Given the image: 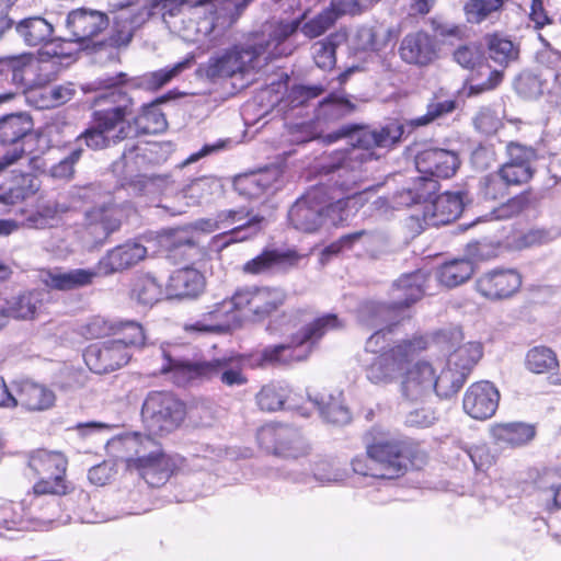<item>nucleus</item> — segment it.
<instances>
[{"label": "nucleus", "mask_w": 561, "mask_h": 561, "mask_svg": "<svg viewBox=\"0 0 561 561\" xmlns=\"http://www.w3.org/2000/svg\"><path fill=\"white\" fill-rule=\"evenodd\" d=\"M325 87L321 83H295L287 89L284 102L286 103V106H288L291 110L307 106L310 101L322 95L325 92Z\"/></svg>", "instance_id": "56"}, {"label": "nucleus", "mask_w": 561, "mask_h": 561, "mask_svg": "<svg viewBox=\"0 0 561 561\" xmlns=\"http://www.w3.org/2000/svg\"><path fill=\"white\" fill-rule=\"evenodd\" d=\"M87 232L94 238V244L102 245L107 238L121 228V219L115 210L105 205L92 207L84 214Z\"/></svg>", "instance_id": "32"}, {"label": "nucleus", "mask_w": 561, "mask_h": 561, "mask_svg": "<svg viewBox=\"0 0 561 561\" xmlns=\"http://www.w3.org/2000/svg\"><path fill=\"white\" fill-rule=\"evenodd\" d=\"M84 152L85 149L83 148H71L68 156L51 168V175L58 179H71L75 174V164Z\"/></svg>", "instance_id": "63"}, {"label": "nucleus", "mask_w": 561, "mask_h": 561, "mask_svg": "<svg viewBox=\"0 0 561 561\" xmlns=\"http://www.w3.org/2000/svg\"><path fill=\"white\" fill-rule=\"evenodd\" d=\"M181 95L182 93L171 90L154 101L144 104L140 114H135L134 105H131L130 114L126 115V122L130 126V138L164 131L168 127V122L159 105ZM133 104L135 103L133 102Z\"/></svg>", "instance_id": "17"}, {"label": "nucleus", "mask_w": 561, "mask_h": 561, "mask_svg": "<svg viewBox=\"0 0 561 561\" xmlns=\"http://www.w3.org/2000/svg\"><path fill=\"white\" fill-rule=\"evenodd\" d=\"M482 42L488 57L503 68L519 59V44L503 33H486L483 35Z\"/></svg>", "instance_id": "36"}, {"label": "nucleus", "mask_w": 561, "mask_h": 561, "mask_svg": "<svg viewBox=\"0 0 561 561\" xmlns=\"http://www.w3.org/2000/svg\"><path fill=\"white\" fill-rule=\"evenodd\" d=\"M13 390L14 408L21 407L30 412H39L55 404L54 391L42 383L25 379L14 382Z\"/></svg>", "instance_id": "29"}, {"label": "nucleus", "mask_w": 561, "mask_h": 561, "mask_svg": "<svg viewBox=\"0 0 561 561\" xmlns=\"http://www.w3.org/2000/svg\"><path fill=\"white\" fill-rule=\"evenodd\" d=\"M512 185L514 182L506 180L504 173L497 170L483 178L481 194L484 199L500 201L508 196V188Z\"/></svg>", "instance_id": "59"}, {"label": "nucleus", "mask_w": 561, "mask_h": 561, "mask_svg": "<svg viewBox=\"0 0 561 561\" xmlns=\"http://www.w3.org/2000/svg\"><path fill=\"white\" fill-rule=\"evenodd\" d=\"M110 331L114 335L111 339L114 343L123 345V350L130 347H142L146 343V335L142 325L134 320H118L110 324Z\"/></svg>", "instance_id": "53"}, {"label": "nucleus", "mask_w": 561, "mask_h": 561, "mask_svg": "<svg viewBox=\"0 0 561 561\" xmlns=\"http://www.w3.org/2000/svg\"><path fill=\"white\" fill-rule=\"evenodd\" d=\"M366 454L382 472L381 479H394L403 476L424 454L419 444L410 439L375 437L366 443Z\"/></svg>", "instance_id": "8"}, {"label": "nucleus", "mask_w": 561, "mask_h": 561, "mask_svg": "<svg viewBox=\"0 0 561 561\" xmlns=\"http://www.w3.org/2000/svg\"><path fill=\"white\" fill-rule=\"evenodd\" d=\"M506 152L508 159L499 170L514 185L528 183L536 172L533 163L537 160V151L533 147L511 141L506 146Z\"/></svg>", "instance_id": "23"}, {"label": "nucleus", "mask_w": 561, "mask_h": 561, "mask_svg": "<svg viewBox=\"0 0 561 561\" xmlns=\"http://www.w3.org/2000/svg\"><path fill=\"white\" fill-rule=\"evenodd\" d=\"M415 167L421 174H426L434 179H448L460 167V159L454 150L430 147L417 152L415 156Z\"/></svg>", "instance_id": "24"}, {"label": "nucleus", "mask_w": 561, "mask_h": 561, "mask_svg": "<svg viewBox=\"0 0 561 561\" xmlns=\"http://www.w3.org/2000/svg\"><path fill=\"white\" fill-rule=\"evenodd\" d=\"M458 107L456 99H440L433 96L426 105V113L422 116L408 119L404 123L399 119H390L379 127L360 125L355 123L344 124L339 128L327 133L317 134L306 139H321L323 144L330 145L342 138L348 139L352 147L351 159H360L362 161L377 160L380 154L379 149H390L401 141L407 128L408 134L415 128L427 126L447 115L454 113Z\"/></svg>", "instance_id": "2"}, {"label": "nucleus", "mask_w": 561, "mask_h": 561, "mask_svg": "<svg viewBox=\"0 0 561 561\" xmlns=\"http://www.w3.org/2000/svg\"><path fill=\"white\" fill-rule=\"evenodd\" d=\"M54 24L44 15H30L15 23V33L26 46H46L54 34Z\"/></svg>", "instance_id": "35"}, {"label": "nucleus", "mask_w": 561, "mask_h": 561, "mask_svg": "<svg viewBox=\"0 0 561 561\" xmlns=\"http://www.w3.org/2000/svg\"><path fill=\"white\" fill-rule=\"evenodd\" d=\"M99 276L94 268H72L65 271L62 267L43 270L42 282L50 289L69 291L92 285Z\"/></svg>", "instance_id": "30"}, {"label": "nucleus", "mask_w": 561, "mask_h": 561, "mask_svg": "<svg viewBox=\"0 0 561 561\" xmlns=\"http://www.w3.org/2000/svg\"><path fill=\"white\" fill-rule=\"evenodd\" d=\"M290 389L280 383L271 382L262 387L256 394V403L262 411L275 412L282 409H294L288 403Z\"/></svg>", "instance_id": "54"}, {"label": "nucleus", "mask_w": 561, "mask_h": 561, "mask_svg": "<svg viewBox=\"0 0 561 561\" xmlns=\"http://www.w3.org/2000/svg\"><path fill=\"white\" fill-rule=\"evenodd\" d=\"M504 80V70L492 68L485 61L479 67L472 69L463 82V91L468 98L495 90Z\"/></svg>", "instance_id": "37"}, {"label": "nucleus", "mask_w": 561, "mask_h": 561, "mask_svg": "<svg viewBox=\"0 0 561 561\" xmlns=\"http://www.w3.org/2000/svg\"><path fill=\"white\" fill-rule=\"evenodd\" d=\"M357 321L369 329H386L388 333L400 323L401 316L389 302L367 300L356 311Z\"/></svg>", "instance_id": "31"}, {"label": "nucleus", "mask_w": 561, "mask_h": 561, "mask_svg": "<svg viewBox=\"0 0 561 561\" xmlns=\"http://www.w3.org/2000/svg\"><path fill=\"white\" fill-rule=\"evenodd\" d=\"M430 274L423 270L403 274L391 288L390 302L401 316L402 311L419 301L426 291Z\"/></svg>", "instance_id": "28"}, {"label": "nucleus", "mask_w": 561, "mask_h": 561, "mask_svg": "<svg viewBox=\"0 0 561 561\" xmlns=\"http://www.w3.org/2000/svg\"><path fill=\"white\" fill-rule=\"evenodd\" d=\"M256 440L267 454L286 459H297L310 451L300 430L289 424H266L257 430Z\"/></svg>", "instance_id": "11"}, {"label": "nucleus", "mask_w": 561, "mask_h": 561, "mask_svg": "<svg viewBox=\"0 0 561 561\" xmlns=\"http://www.w3.org/2000/svg\"><path fill=\"white\" fill-rule=\"evenodd\" d=\"M147 255V249L137 242H126L108 251L98 261L99 276H111L131 268Z\"/></svg>", "instance_id": "26"}, {"label": "nucleus", "mask_w": 561, "mask_h": 561, "mask_svg": "<svg viewBox=\"0 0 561 561\" xmlns=\"http://www.w3.org/2000/svg\"><path fill=\"white\" fill-rule=\"evenodd\" d=\"M409 187L412 192L413 198L417 204H424L425 206L434 199L440 187L437 179L423 174L415 178Z\"/></svg>", "instance_id": "60"}, {"label": "nucleus", "mask_w": 561, "mask_h": 561, "mask_svg": "<svg viewBox=\"0 0 561 561\" xmlns=\"http://www.w3.org/2000/svg\"><path fill=\"white\" fill-rule=\"evenodd\" d=\"M472 199L467 191L444 192L424 206L422 221L425 226L438 227L458 219Z\"/></svg>", "instance_id": "16"}, {"label": "nucleus", "mask_w": 561, "mask_h": 561, "mask_svg": "<svg viewBox=\"0 0 561 561\" xmlns=\"http://www.w3.org/2000/svg\"><path fill=\"white\" fill-rule=\"evenodd\" d=\"M126 459L128 470H136L138 474L151 486H160L167 482L171 474L170 461L161 448L140 454Z\"/></svg>", "instance_id": "25"}, {"label": "nucleus", "mask_w": 561, "mask_h": 561, "mask_svg": "<svg viewBox=\"0 0 561 561\" xmlns=\"http://www.w3.org/2000/svg\"><path fill=\"white\" fill-rule=\"evenodd\" d=\"M548 81L542 73L534 69H524L513 80V89L523 100L534 101L541 98Z\"/></svg>", "instance_id": "51"}, {"label": "nucleus", "mask_w": 561, "mask_h": 561, "mask_svg": "<svg viewBox=\"0 0 561 561\" xmlns=\"http://www.w3.org/2000/svg\"><path fill=\"white\" fill-rule=\"evenodd\" d=\"M131 357L123 345L112 340L90 344L83 352V359L89 369L103 375L112 373L126 365Z\"/></svg>", "instance_id": "19"}, {"label": "nucleus", "mask_w": 561, "mask_h": 561, "mask_svg": "<svg viewBox=\"0 0 561 561\" xmlns=\"http://www.w3.org/2000/svg\"><path fill=\"white\" fill-rule=\"evenodd\" d=\"M481 357L482 352L479 348H474L473 354L463 363L457 360L451 364L448 363V367L443 369L438 376L435 375L433 369L432 391L440 399H450L456 396Z\"/></svg>", "instance_id": "20"}, {"label": "nucleus", "mask_w": 561, "mask_h": 561, "mask_svg": "<svg viewBox=\"0 0 561 561\" xmlns=\"http://www.w3.org/2000/svg\"><path fill=\"white\" fill-rule=\"evenodd\" d=\"M249 213L240 210H227L219 214L221 220H230L231 224H238L229 230L227 236L231 242H241L248 240L261 232L266 224V219L261 215L249 217Z\"/></svg>", "instance_id": "38"}, {"label": "nucleus", "mask_w": 561, "mask_h": 561, "mask_svg": "<svg viewBox=\"0 0 561 561\" xmlns=\"http://www.w3.org/2000/svg\"><path fill=\"white\" fill-rule=\"evenodd\" d=\"M34 121L26 112L10 113L0 116V145L12 147L10 151L22 150L21 159L26 154L25 145L34 140Z\"/></svg>", "instance_id": "22"}, {"label": "nucleus", "mask_w": 561, "mask_h": 561, "mask_svg": "<svg viewBox=\"0 0 561 561\" xmlns=\"http://www.w3.org/2000/svg\"><path fill=\"white\" fill-rule=\"evenodd\" d=\"M67 459L61 453L37 449L30 455L28 467L38 478L58 479L66 474Z\"/></svg>", "instance_id": "44"}, {"label": "nucleus", "mask_w": 561, "mask_h": 561, "mask_svg": "<svg viewBox=\"0 0 561 561\" xmlns=\"http://www.w3.org/2000/svg\"><path fill=\"white\" fill-rule=\"evenodd\" d=\"M343 328L344 322L337 314L325 313L301 327L287 343L266 346L261 353V360L273 366L306 360L328 332Z\"/></svg>", "instance_id": "7"}, {"label": "nucleus", "mask_w": 561, "mask_h": 561, "mask_svg": "<svg viewBox=\"0 0 561 561\" xmlns=\"http://www.w3.org/2000/svg\"><path fill=\"white\" fill-rule=\"evenodd\" d=\"M500 398V391L493 382L477 381L466 390L462 408L470 417L485 421L495 414Z\"/></svg>", "instance_id": "21"}, {"label": "nucleus", "mask_w": 561, "mask_h": 561, "mask_svg": "<svg viewBox=\"0 0 561 561\" xmlns=\"http://www.w3.org/2000/svg\"><path fill=\"white\" fill-rule=\"evenodd\" d=\"M186 404L170 391H150L141 407V420L153 435L163 436L178 430L186 417Z\"/></svg>", "instance_id": "10"}, {"label": "nucleus", "mask_w": 561, "mask_h": 561, "mask_svg": "<svg viewBox=\"0 0 561 561\" xmlns=\"http://www.w3.org/2000/svg\"><path fill=\"white\" fill-rule=\"evenodd\" d=\"M110 16L106 12L92 8L81 7L67 13L65 27L79 49L98 38L110 26Z\"/></svg>", "instance_id": "13"}, {"label": "nucleus", "mask_w": 561, "mask_h": 561, "mask_svg": "<svg viewBox=\"0 0 561 561\" xmlns=\"http://www.w3.org/2000/svg\"><path fill=\"white\" fill-rule=\"evenodd\" d=\"M41 301V293L36 290L24 291L8 299L5 306L0 309V312L5 316V323L8 318L18 320L33 319Z\"/></svg>", "instance_id": "50"}, {"label": "nucleus", "mask_w": 561, "mask_h": 561, "mask_svg": "<svg viewBox=\"0 0 561 561\" xmlns=\"http://www.w3.org/2000/svg\"><path fill=\"white\" fill-rule=\"evenodd\" d=\"M432 339L433 342L442 348V351L450 355L448 362L450 364L455 360L463 363L471 354H473L474 348H479L482 352L479 345L468 344L460 346L463 340V334L461 329L458 327L440 329L433 333Z\"/></svg>", "instance_id": "41"}, {"label": "nucleus", "mask_w": 561, "mask_h": 561, "mask_svg": "<svg viewBox=\"0 0 561 561\" xmlns=\"http://www.w3.org/2000/svg\"><path fill=\"white\" fill-rule=\"evenodd\" d=\"M399 55L408 65L425 67L437 58L438 48L433 36L425 31H416L402 38Z\"/></svg>", "instance_id": "27"}, {"label": "nucleus", "mask_w": 561, "mask_h": 561, "mask_svg": "<svg viewBox=\"0 0 561 561\" xmlns=\"http://www.w3.org/2000/svg\"><path fill=\"white\" fill-rule=\"evenodd\" d=\"M433 367L427 362H417L404 375L401 382L402 396L416 401L432 392Z\"/></svg>", "instance_id": "34"}, {"label": "nucleus", "mask_w": 561, "mask_h": 561, "mask_svg": "<svg viewBox=\"0 0 561 561\" xmlns=\"http://www.w3.org/2000/svg\"><path fill=\"white\" fill-rule=\"evenodd\" d=\"M276 181L270 172L260 171L238 175L233 181V188L239 195L247 198H260L268 190L273 188Z\"/></svg>", "instance_id": "49"}, {"label": "nucleus", "mask_w": 561, "mask_h": 561, "mask_svg": "<svg viewBox=\"0 0 561 561\" xmlns=\"http://www.w3.org/2000/svg\"><path fill=\"white\" fill-rule=\"evenodd\" d=\"M198 3L201 2L197 0H144L137 9H126V18L138 31L156 18L168 24L170 19L183 14L185 10L197 8Z\"/></svg>", "instance_id": "15"}, {"label": "nucleus", "mask_w": 561, "mask_h": 561, "mask_svg": "<svg viewBox=\"0 0 561 561\" xmlns=\"http://www.w3.org/2000/svg\"><path fill=\"white\" fill-rule=\"evenodd\" d=\"M365 234H367L366 230H358L341 236L339 239L324 247L321 251V260L329 261L333 256H337L339 254L353 249Z\"/></svg>", "instance_id": "62"}, {"label": "nucleus", "mask_w": 561, "mask_h": 561, "mask_svg": "<svg viewBox=\"0 0 561 561\" xmlns=\"http://www.w3.org/2000/svg\"><path fill=\"white\" fill-rule=\"evenodd\" d=\"M205 287L204 275L193 267L174 271L169 277L167 289L175 298H195Z\"/></svg>", "instance_id": "40"}, {"label": "nucleus", "mask_w": 561, "mask_h": 561, "mask_svg": "<svg viewBox=\"0 0 561 561\" xmlns=\"http://www.w3.org/2000/svg\"><path fill=\"white\" fill-rule=\"evenodd\" d=\"M346 41L343 33H331L321 41L312 45V57L316 65L323 69L330 70L336 64V48Z\"/></svg>", "instance_id": "55"}, {"label": "nucleus", "mask_w": 561, "mask_h": 561, "mask_svg": "<svg viewBox=\"0 0 561 561\" xmlns=\"http://www.w3.org/2000/svg\"><path fill=\"white\" fill-rule=\"evenodd\" d=\"M49 96H46L42 91L33 90L30 92L28 98H35L39 95V100L35 102L37 108H49L61 105L70 101L75 94V90L69 87L57 85L53 87L48 91Z\"/></svg>", "instance_id": "61"}, {"label": "nucleus", "mask_w": 561, "mask_h": 561, "mask_svg": "<svg viewBox=\"0 0 561 561\" xmlns=\"http://www.w3.org/2000/svg\"><path fill=\"white\" fill-rule=\"evenodd\" d=\"M522 285L523 276L516 268L495 267L476 279L474 289L490 301H501L515 296Z\"/></svg>", "instance_id": "14"}, {"label": "nucleus", "mask_w": 561, "mask_h": 561, "mask_svg": "<svg viewBox=\"0 0 561 561\" xmlns=\"http://www.w3.org/2000/svg\"><path fill=\"white\" fill-rule=\"evenodd\" d=\"M300 20L265 22L260 30L250 32L242 42L232 45L221 55L213 56L199 70L211 81L231 78L260 68L259 58L271 46L277 48L300 27Z\"/></svg>", "instance_id": "3"}, {"label": "nucleus", "mask_w": 561, "mask_h": 561, "mask_svg": "<svg viewBox=\"0 0 561 561\" xmlns=\"http://www.w3.org/2000/svg\"><path fill=\"white\" fill-rule=\"evenodd\" d=\"M476 264L470 259H454L440 264L436 276L438 282L447 287L455 288L468 282L473 275Z\"/></svg>", "instance_id": "47"}, {"label": "nucleus", "mask_w": 561, "mask_h": 561, "mask_svg": "<svg viewBox=\"0 0 561 561\" xmlns=\"http://www.w3.org/2000/svg\"><path fill=\"white\" fill-rule=\"evenodd\" d=\"M356 108L343 91H332L318 102L314 118L318 123L329 124L352 115Z\"/></svg>", "instance_id": "39"}, {"label": "nucleus", "mask_w": 561, "mask_h": 561, "mask_svg": "<svg viewBox=\"0 0 561 561\" xmlns=\"http://www.w3.org/2000/svg\"><path fill=\"white\" fill-rule=\"evenodd\" d=\"M453 60L463 69L471 71L488 61L483 42H468L453 51Z\"/></svg>", "instance_id": "57"}, {"label": "nucleus", "mask_w": 561, "mask_h": 561, "mask_svg": "<svg viewBox=\"0 0 561 561\" xmlns=\"http://www.w3.org/2000/svg\"><path fill=\"white\" fill-rule=\"evenodd\" d=\"M285 301V295L277 288L245 286L236 290L232 297L215 304L202 318L185 325L186 331L199 333L222 332L229 316H239L252 322H261L275 312Z\"/></svg>", "instance_id": "4"}, {"label": "nucleus", "mask_w": 561, "mask_h": 561, "mask_svg": "<svg viewBox=\"0 0 561 561\" xmlns=\"http://www.w3.org/2000/svg\"><path fill=\"white\" fill-rule=\"evenodd\" d=\"M427 347V340L422 336H413L403 340L399 344L376 356L366 368L367 378L374 382H388L400 371L417 351Z\"/></svg>", "instance_id": "12"}, {"label": "nucleus", "mask_w": 561, "mask_h": 561, "mask_svg": "<svg viewBox=\"0 0 561 561\" xmlns=\"http://www.w3.org/2000/svg\"><path fill=\"white\" fill-rule=\"evenodd\" d=\"M536 425L525 422L500 423L493 427L495 439L512 447L527 445L536 437Z\"/></svg>", "instance_id": "48"}, {"label": "nucleus", "mask_w": 561, "mask_h": 561, "mask_svg": "<svg viewBox=\"0 0 561 561\" xmlns=\"http://www.w3.org/2000/svg\"><path fill=\"white\" fill-rule=\"evenodd\" d=\"M139 3L140 0L110 2L108 11L114 14L111 34L102 39L94 38L80 50L99 58L100 61L119 62V49L128 47L137 32L126 18V9L134 8Z\"/></svg>", "instance_id": "9"}, {"label": "nucleus", "mask_w": 561, "mask_h": 561, "mask_svg": "<svg viewBox=\"0 0 561 561\" xmlns=\"http://www.w3.org/2000/svg\"><path fill=\"white\" fill-rule=\"evenodd\" d=\"M526 367L535 374L551 373L549 382L554 386H561V373H559V359L556 352L545 345L531 347L525 359Z\"/></svg>", "instance_id": "43"}, {"label": "nucleus", "mask_w": 561, "mask_h": 561, "mask_svg": "<svg viewBox=\"0 0 561 561\" xmlns=\"http://www.w3.org/2000/svg\"><path fill=\"white\" fill-rule=\"evenodd\" d=\"M297 255L294 251L265 249L255 257L245 262L242 272L249 275L271 274L285 264L293 263Z\"/></svg>", "instance_id": "45"}, {"label": "nucleus", "mask_w": 561, "mask_h": 561, "mask_svg": "<svg viewBox=\"0 0 561 561\" xmlns=\"http://www.w3.org/2000/svg\"><path fill=\"white\" fill-rule=\"evenodd\" d=\"M309 400L317 407L321 417L330 424L344 426L351 423L352 413L348 407L342 400V393L337 397L331 393L309 394Z\"/></svg>", "instance_id": "42"}, {"label": "nucleus", "mask_w": 561, "mask_h": 561, "mask_svg": "<svg viewBox=\"0 0 561 561\" xmlns=\"http://www.w3.org/2000/svg\"><path fill=\"white\" fill-rule=\"evenodd\" d=\"M506 0H467L463 4L466 21L481 24L485 21L499 20Z\"/></svg>", "instance_id": "52"}, {"label": "nucleus", "mask_w": 561, "mask_h": 561, "mask_svg": "<svg viewBox=\"0 0 561 561\" xmlns=\"http://www.w3.org/2000/svg\"><path fill=\"white\" fill-rule=\"evenodd\" d=\"M194 56L137 77L119 71L104 73L81 85L84 93H95L92 105L99 107L91 114V125L73 141L72 148H87L93 151L104 150L130 138V126L126 115L130 114L133 98L129 90L142 89L157 91L172 79L190 69Z\"/></svg>", "instance_id": "1"}, {"label": "nucleus", "mask_w": 561, "mask_h": 561, "mask_svg": "<svg viewBox=\"0 0 561 561\" xmlns=\"http://www.w3.org/2000/svg\"><path fill=\"white\" fill-rule=\"evenodd\" d=\"M542 48L535 55V61L542 68L554 72L553 82L561 87V51L556 49L542 35H539Z\"/></svg>", "instance_id": "58"}, {"label": "nucleus", "mask_w": 561, "mask_h": 561, "mask_svg": "<svg viewBox=\"0 0 561 561\" xmlns=\"http://www.w3.org/2000/svg\"><path fill=\"white\" fill-rule=\"evenodd\" d=\"M36 61L32 54L0 57V88L26 91L35 82Z\"/></svg>", "instance_id": "18"}, {"label": "nucleus", "mask_w": 561, "mask_h": 561, "mask_svg": "<svg viewBox=\"0 0 561 561\" xmlns=\"http://www.w3.org/2000/svg\"><path fill=\"white\" fill-rule=\"evenodd\" d=\"M335 23L328 11L324 9L313 19L306 22L301 26V32L309 38H314L323 34L330 26Z\"/></svg>", "instance_id": "64"}, {"label": "nucleus", "mask_w": 561, "mask_h": 561, "mask_svg": "<svg viewBox=\"0 0 561 561\" xmlns=\"http://www.w3.org/2000/svg\"><path fill=\"white\" fill-rule=\"evenodd\" d=\"M162 374H172L176 385L194 380L219 378L226 386H242L248 379L242 374L240 363L234 356H222L211 360H191L176 356L173 351L161 347Z\"/></svg>", "instance_id": "6"}, {"label": "nucleus", "mask_w": 561, "mask_h": 561, "mask_svg": "<svg viewBox=\"0 0 561 561\" xmlns=\"http://www.w3.org/2000/svg\"><path fill=\"white\" fill-rule=\"evenodd\" d=\"M37 190V179L33 173L14 170L10 179L0 184V202L15 205L34 195Z\"/></svg>", "instance_id": "33"}, {"label": "nucleus", "mask_w": 561, "mask_h": 561, "mask_svg": "<svg viewBox=\"0 0 561 561\" xmlns=\"http://www.w3.org/2000/svg\"><path fill=\"white\" fill-rule=\"evenodd\" d=\"M163 296L162 284L151 274H138L129 285V298L139 306L151 308Z\"/></svg>", "instance_id": "46"}, {"label": "nucleus", "mask_w": 561, "mask_h": 561, "mask_svg": "<svg viewBox=\"0 0 561 561\" xmlns=\"http://www.w3.org/2000/svg\"><path fill=\"white\" fill-rule=\"evenodd\" d=\"M346 219L347 199L332 196L323 183L307 190L287 211L288 225L304 233H314L327 225L337 227Z\"/></svg>", "instance_id": "5"}]
</instances>
